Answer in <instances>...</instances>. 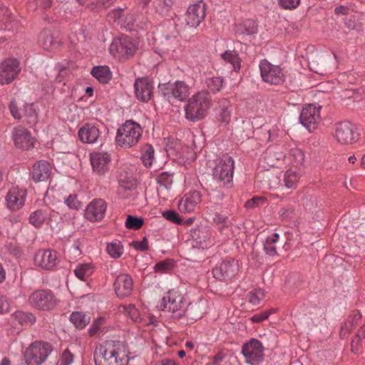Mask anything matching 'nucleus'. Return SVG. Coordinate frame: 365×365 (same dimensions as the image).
<instances>
[{
	"label": "nucleus",
	"instance_id": "9",
	"mask_svg": "<svg viewBox=\"0 0 365 365\" xmlns=\"http://www.w3.org/2000/svg\"><path fill=\"white\" fill-rule=\"evenodd\" d=\"M264 349L262 343L258 339L248 341L242 348L245 362L250 365H259L264 361Z\"/></svg>",
	"mask_w": 365,
	"mask_h": 365
},
{
	"label": "nucleus",
	"instance_id": "7",
	"mask_svg": "<svg viewBox=\"0 0 365 365\" xmlns=\"http://www.w3.org/2000/svg\"><path fill=\"white\" fill-rule=\"evenodd\" d=\"M52 351L49 343L35 341L25 351L24 358L28 365H40L47 359Z\"/></svg>",
	"mask_w": 365,
	"mask_h": 365
},
{
	"label": "nucleus",
	"instance_id": "30",
	"mask_svg": "<svg viewBox=\"0 0 365 365\" xmlns=\"http://www.w3.org/2000/svg\"><path fill=\"white\" fill-rule=\"evenodd\" d=\"M361 317V314L359 312H354L349 315L346 321H345L341 326L339 332L340 336L345 337L347 336L351 330L358 324Z\"/></svg>",
	"mask_w": 365,
	"mask_h": 365
},
{
	"label": "nucleus",
	"instance_id": "32",
	"mask_svg": "<svg viewBox=\"0 0 365 365\" xmlns=\"http://www.w3.org/2000/svg\"><path fill=\"white\" fill-rule=\"evenodd\" d=\"M221 58L225 62L230 63L234 71H238L241 68V60L235 51L228 50L221 54Z\"/></svg>",
	"mask_w": 365,
	"mask_h": 365
},
{
	"label": "nucleus",
	"instance_id": "52",
	"mask_svg": "<svg viewBox=\"0 0 365 365\" xmlns=\"http://www.w3.org/2000/svg\"><path fill=\"white\" fill-rule=\"evenodd\" d=\"M73 361V356L68 349H66L61 354L58 365H71Z\"/></svg>",
	"mask_w": 365,
	"mask_h": 365
},
{
	"label": "nucleus",
	"instance_id": "63",
	"mask_svg": "<svg viewBox=\"0 0 365 365\" xmlns=\"http://www.w3.org/2000/svg\"><path fill=\"white\" fill-rule=\"evenodd\" d=\"M123 12V9H114L111 12L109 13L108 17L113 19V20H116L117 19L121 16L122 13Z\"/></svg>",
	"mask_w": 365,
	"mask_h": 365
},
{
	"label": "nucleus",
	"instance_id": "58",
	"mask_svg": "<svg viewBox=\"0 0 365 365\" xmlns=\"http://www.w3.org/2000/svg\"><path fill=\"white\" fill-rule=\"evenodd\" d=\"M172 263L170 261H163L157 263L155 266L156 271L167 272L171 268Z\"/></svg>",
	"mask_w": 365,
	"mask_h": 365
},
{
	"label": "nucleus",
	"instance_id": "31",
	"mask_svg": "<svg viewBox=\"0 0 365 365\" xmlns=\"http://www.w3.org/2000/svg\"><path fill=\"white\" fill-rule=\"evenodd\" d=\"M94 267L91 263H83L76 265L74 273L81 281H86L93 274Z\"/></svg>",
	"mask_w": 365,
	"mask_h": 365
},
{
	"label": "nucleus",
	"instance_id": "61",
	"mask_svg": "<svg viewBox=\"0 0 365 365\" xmlns=\"http://www.w3.org/2000/svg\"><path fill=\"white\" fill-rule=\"evenodd\" d=\"M346 26L349 29H356V16H351L349 19H346L344 21Z\"/></svg>",
	"mask_w": 365,
	"mask_h": 365
},
{
	"label": "nucleus",
	"instance_id": "45",
	"mask_svg": "<svg viewBox=\"0 0 365 365\" xmlns=\"http://www.w3.org/2000/svg\"><path fill=\"white\" fill-rule=\"evenodd\" d=\"M223 79L221 77H212L206 80L207 88L213 93L219 91L222 86Z\"/></svg>",
	"mask_w": 365,
	"mask_h": 365
},
{
	"label": "nucleus",
	"instance_id": "47",
	"mask_svg": "<svg viewBox=\"0 0 365 365\" xmlns=\"http://www.w3.org/2000/svg\"><path fill=\"white\" fill-rule=\"evenodd\" d=\"M157 180L159 185L166 189L170 188L173 182V175L167 172L161 173Z\"/></svg>",
	"mask_w": 365,
	"mask_h": 365
},
{
	"label": "nucleus",
	"instance_id": "26",
	"mask_svg": "<svg viewBox=\"0 0 365 365\" xmlns=\"http://www.w3.org/2000/svg\"><path fill=\"white\" fill-rule=\"evenodd\" d=\"M133 287V279L127 274H119L114 282V289L118 297H124L132 293Z\"/></svg>",
	"mask_w": 365,
	"mask_h": 365
},
{
	"label": "nucleus",
	"instance_id": "1",
	"mask_svg": "<svg viewBox=\"0 0 365 365\" xmlns=\"http://www.w3.org/2000/svg\"><path fill=\"white\" fill-rule=\"evenodd\" d=\"M95 361L97 365H125L127 351L120 341H107L97 349Z\"/></svg>",
	"mask_w": 365,
	"mask_h": 365
},
{
	"label": "nucleus",
	"instance_id": "38",
	"mask_svg": "<svg viewBox=\"0 0 365 365\" xmlns=\"http://www.w3.org/2000/svg\"><path fill=\"white\" fill-rule=\"evenodd\" d=\"M72 323L79 329L85 327L90 321V317L81 312H73L70 317Z\"/></svg>",
	"mask_w": 365,
	"mask_h": 365
},
{
	"label": "nucleus",
	"instance_id": "56",
	"mask_svg": "<svg viewBox=\"0 0 365 365\" xmlns=\"http://www.w3.org/2000/svg\"><path fill=\"white\" fill-rule=\"evenodd\" d=\"M271 313H272V310L264 311L261 313L256 314L254 316H252L251 318V320L253 322H257V323L261 322L267 319Z\"/></svg>",
	"mask_w": 365,
	"mask_h": 365
},
{
	"label": "nucleus",
	"instance_id": "57",
	"mask_svg": "<svg viewBox=\"0 0 365 365\" xmlns=\"http://www.w3.org/2000/svg\"><path fill=\"white\" fill-rule=\"evenodd\" d=\"M10 309V304L6 296L0 294V313L8 312Z\"/></svg>",
	"mask_w": 365,
	"mask_h": 365
},
{
	"label": "nucleus",
	"instance_id": "41",
	"mask_svg": "<svg viewBox=\"0 0 365 365\" xmlns=\"http://www.w3.org/2000/svg\"><path fill=\"white\" fill-rule=\"evenodd\" d=\"M106 331V319L103 317H99L94 320L88 329L91 336H93Z\"/></svg>",
	"mask_w": 365,
	"mask_h": 365
},
{
	"label": "nucleus",
	"instance_id": "18",
	"mask_svg": "<svg viewBox=\"0 0 365 365\" xmlns=\"http://www.w3.org/2000/svg\"><path fill=\"white\" fill-rule=\"evenodd\" d=\"M205 17V4L202 1L190 5L186 12L185 21L190 27H197Z\"/></svg>",
	"mask_w": 365,
	"mask_h": 365
},
{
	"label": "nucleus",
	"instance_id": "49",
	"mask_svg": "<svg viewBox=\"0 0 365 365\" xmlns=\"http://www.w3.org/2000/svg\"><path fill=\"white\" fill-rule=\"evenodd\" d=\"M65 203L68 208L72 210H79L82 207V202L78 199L76 195H70L65 199Z\"/></svg>",
	"mask_w": 365,
	"mask_h": 365
},
{
	"label": "nucleus",
	"instance_id": "23",
	"mask_svg": "<svg viewBox=\"0 0 365 365\" xmlns=\"http://www.w3.org/2000/svg\"><path fill=\"white\" fill-rule=\"evenodd\" d=\"M26 191L19 187L11 188L6 197L7 206L10 210H19L25 203Z\"/></svg>",
	"mask_w": 365,
	"mask_h": 365
},
{
	"label": "nucleus",
	"instance_id": "34",
	"mask_svg": "<svg viewBox=\"0 0 365 365\" xmlns=\"http://www.w3.org/2000/svg\"><path fill=\"white\" fill-rule=\"evenodd\" d=\"M301 174L296 169L290 168L284 175V185L287 188H296Z\"/></svg>",
	"mask_w": 365,
	"mask_h": 365
},
{
	"label": "nucleus",
	"instance_id": "42",
	"mask_svg": "<svg viewBox=\"0 0 365 365\" xmlns=\"http://www.w3.org/2000/svg\"><path fill=\"white\" fill-rule=\"evenodd\" d=\"M288 158L294 167L302 165L304 161V154L299 148H293L290 150Z\"/></svg>",
	"mask_w": 365,
	"mask_h": 365
},
{
	"label": "nucleus",
	"instance_id": "35",
	"mask_svg": "<svg viewBox=\"0 0 365 365\" xmlns=\"http://www.w3.org/2000/svg\"><path fill=\"white\" fill-rule=\"evenodd\" d=\"M14 320L21 325H31L36 322V317L31 313L17 311L12 314Z\"/></svg>",
	"mask_w": 365,
	"mask_h": 365
},
{
	"label": "nucleus",
	"instance_id": "28",
	"mask_svg": "<svg viewBox=\"0 0 365 365\" xmlns=\"http://www.w3.org/2000/svg\"><path fill=\"white\" fill-rule=\"evenodd\" d=\"M38 44L45 50L52 51L58 48L59 41L50 30H44L38 36Z\"/></svg>",
	"mask_w": 365,
	"mask_h": 365
},
{
	"label": "nucleus",
	"instance_id": "29",
	"mask_svg": "<svg viewBox=\"0 0 365 365\" xmlns=\"http://www.w3.org/2000/svg\"><path fill=\"white\" fill-rule=\"evenodd\" d=\"M257 31V24L252 19H246L235 26V33L239 36L252 35L256 34Z\"/></svg>",
	"mask_w": 365,
	"mask_h": 365
},
{
	"label": "nucleus",
	"instance_id": "3",
	"mask_svg": "<svg viewBox=\"0 0 365 365\" xmlns=\"http://www.w3.org/2000/svg\"><path fill=\"white\" fill-rule=\"evenodd\" d=\"M143 135L140 125L133 120H126L117 130L115 141L123 149L135 147Z\"/></svg>",
	"mask_w": 365,
	"mask_h": 365
},
{
	"label": "nucleus",
	"instance_id": "8",
	"mask_svg": "<svg viewBox=\"0 0 365 365\" xmlns=\"http://www.w3.org/2000/svg\"><path fill=\"white\" fill-rule=\"evenodd\" d=\"M262 81L270 85H282L286 79L284 70L278 65H274L264 59L259 64Z\"/></svg>",
	"mask_w": 365,
	"mask_h": 365
},
{
	"label": "nucleus",
	"instance_id": "16",
	"mask_svg": "<svg viewBox=\"0 0 365 365\" xmlns=\"http://www.w3.org/2000/svg\"><path fill=\"white\" fill-rule=\"evenodd\" d=\"M239 272L238 262L233 258H227L222 262L219 267L212 269L214 277L219 279H227L234 277Z\"/></svg>",
	"mask_w": 365,
	"mask_h": 365
},
{
	"label": "nucleus",
	"instance_id": "5",
	"mask_svg": "<svg viewBox=\"0 0 365 365\" xmlns=\"http://www.w3.org/2000/svg\"><path fill=\"white\" fill-rule=\"evenodd\" d=\"M234 160L228 155L218 160L213 169V178L220 187L228 186L232 181Z\"/></svg>",
	"mask_w": 365,
	"mask_h": 365
},
{
	"label": "nucleus",
	"instance_id": "43",
	"mask_svg": "<svg viewBox=\"0 0 365 365\" xmlns=\"http://www.w3.org/2000/svg\"><path fill=\"white\" fill-rule=\"evenodd\" d=\"M143 163L146 167H150L154 160V148L150 145H145L142 148Z\"/></svg>",
	"mask_w": 365,
	"mask_h": 365
},
{
	"label": "nucleus",
	"instance_id": "37",
	"mask_svg": "<svg viewBox=\"0 0 365 365\" xmlns=\"http://www.w3.org/2000/svg\"><path fill=\"white\" fill-rule=\"evenodd\" d=\"M119 312L128 317L133 322L139 323L142 322V318L138 310L133 304L122 305L119 307Z\"/></svg>",
	"mask_w": 365,
	"mask_h": 365
},
{
	"label": "nucleus",
	"instance_id": "15",
	"mask_svg": "<svg viewBox=\"0 0 365 365\" xmlns=\"http://www.w3.org/2000/svg\"><path fill=\"white\" fill-rule=\"evenodd\" d=\"M183 302L182 294L178 289H171L163 296L160 307L164 311L175 312L182 308Z\"/></svg>",
	"mask_w": 365,
	"mask_h": 365
},
{
	"label": "nucleus",
	"instance_id": "39",
	"mask_svg": "<svg viewBox=\"0 0 365 365\" xmlns=\"http://www.w3.org/2000/svg\"><path fill=\"white\" fill-rule=\"evenodd\" d=\"M279 236L277 233L269 236L264 245V250L267 255L270 256L277 255L275 244L278 242Z\"/></svg>",
	"mask_w": 365,
	"mask_h": 365
},
{
	"label": "nucleus",
	"instance_id": "21",
	"mask_svg": "<svg viewBox=\"0 0 365 365\" xmlns=\"http://www.w3.org/2000/svg\"><path fill=\"white\" fill-rule=\"evenodd\" d=\"M34 263L44 269H52L58 262L57 253L51 250H40L34 256Z\"/></svg>",
	"mask_w": 365,
	"mask_h": 365
},
{
	"label": "nucleus",
	"instance_id": "4",
	"mask_svg": "<svg viewBox=\"0 0 365 365\" xmlns=\"http://www.w3.org/2000/svg\"><path fill=\"white\" fill-rule=\"evenodd\" d=\"M30 304L41 311H51L56 307L59 299L50 289H37L29 297Z\"/></svg>",
	"mask_w": 365,
	"mask_h": 365
},
{
	"label": "nucleus",
	"instance_id": "24",
	"mask_svg": "<svg viewBox=\"0 0 365 365\" xmlns=\"http://www.w3.org/2000/svg\"><path fill=\"white\" fill-rule=\"evenodd\" d=\"M78 135L82 143H94L100 137L101 131L98 125L86 123L80 128Z\"/></svg>",
	"mask_w": 365,
	"mask_h": 365
},
{
	"label": "nucleus",
	"instance_id": "13",
	"mask_svg": "<svg viewBox=\"0 0 365 365\" xmlns=\"http://www.w3.org/2000/svg\"><path fill=\"white\" fill-rule=\"evenodd\" d=\"M24 106V110L21 112L19 108L21 106L18 104V102L13 101L9 105V110L11 115L16 119L25 118L27 123L34 125L37 122L38 115L35 105L34 103H25Z\"/></svg>",
	"mask_w": 365,
	"mask_h": 365
},
{
	"label": "nucleus",
	"instance_id": "2",
	"mask_svg": "<svg viewBox=\"0 0 365 365\" xmlns=\"http://www.w3.org/2000/svg\"><path fill=\"white\" fill-rule=\"evenodd\" d=\"M212 99L210 93L205 91H199L192 95L185 106V117L192 121L204 118L210 108Z\"/></svg>",
	"mask_w": 365,
	"mask_h": 365
},
{
	"label": "nucleus",
	"instance_id": "20",
	"mask_svg": "<svg viewBox=\"0 0 365 365\" xmlns=\"http://www.w3.org/2000/svg\"><path fill=\"white\" fill-rule=\"evenodd\" d=\"M107 204L102 199L92 200L85 210L86 218L91 222L101 221L105 216Z\"/></svg>",
	"mask_w": 365,
	"mask_h": 365
},
{
	"label": "nucleus",
	"instance_id": "19",
	"mask_svg": "<svg viewBox=\"0 0 365 365\" xmlns=\"http://www.w3.org/2000/svg\"><path fill=\"white\" fill-rule=\"evenodd\" d=\"M12 139L14 145L21 149L29 150L34 146V138L22 126H17L13 129Z\"/></svg>",
	"mask_w": 365,
	"mask_h": 365
},
{
	"label": "nucleus",
	"instance_id": "14",
	"mask_svg": "<svg viewBox=\"0 0 365 365\" xmlns=\"http://www.w3.org/2000/svg\"><path fill=\"white\" fill-rule=\"evenodd\" d=\"M320 110L321 106L317 104H309L303 108L299 120L301 123L309 131L317 128L321 119Z\"/></svg>",
	"mask_w": 365,
	"mask_h": 365
},
{
	"label": "nucleus",
	"instance_id": "12",
	"mask_svg": "<svg viewBox=\"0 0 365 365\" xmlns=\"http://www.w3.org/2000/svg\"><path fill=\"white\" fill-rule=\"evenodd\" d=\"M21 71L19 61L14 58H6L0 63V84L11 83Z\"/></svg>",
	"mask_w": 365,
	"mask_h": 365
},
{
	"label": "nucleus",
	"instance_id": "6",
	"mask_svg": "<svg viewBox=\"0 0 365 365\" xmlns=\"http://www.w3.org/2000/svg\"><path fill=\"white\" fill-rule=\"evenodd\" d=\"M109 51L115 58L123 61L135 54L136 46L130 38L122 36L113 40Z\"/></svg>",
	"mask_w": 365,
	"mask_h": 365
},
{
	"label": "nucleus",
	"instance_id": "44",
	"mask_svg": "<svg viewBox=\"0 0 365 365\" xmlns=\"http://www.w3.org/2000/svg\"><path fill=\"white\" fill-rule=\"evenodd\" d=\"M210 220L215 224L220 232H222L224 229L228 226V218L217 212L210 215Z\"/></svg>",
	"mask_w": 365,
	"mask_h": 365
},
{
	"label": "nucleus",
	"instance_id": "10",
	"mask_svg": "<svg viewBox=\"0 0 365 365\" xmlns=\"http://www.w3.org/2000/svg\"><path fill=\"white\" fill-rule=\"evenodd\" d=\"M333 136L343 145L353 144L359 139V134L355 131L354 125L348 121L336 123L333 128Z\"/></svg>",
	"mask_w": 365,
	"mask_h": 365
},
{
	"label": "nucleus",
	"instance_id": "54",
	"mask_svg": "<svg viewBox=\"0 0 365 365\" xmlns=\"http://www.w3.org/2000/svg\"><path fill=\"white\" fill-rule=\"evenodd\" d=\"M266 200L263 197H254L251 200L247 201L245 207L249 209L255 208L262 205L265 203Z\"/></svg>",
	"mask_w": 365,
	"mask_h": 365
},
{
	"label": "nucleus",
	"instance_id": "27",
	"mask_svg": "<svg viewBox=\"0 0 365 365\" xmlns=\"http://www.w3.org/2000/svg\"><path fill=\"white\" fill-rule=\"evenodd\" d=\"M51 173V165L46 161H39L33 166L32 178L36 182L45 181L49 178Z\"/></svg>",
	"mask_w": 365,
	"mask_h": 365
},
{
	"label": "nucleus",
	"instance_id": "11",
	"mask_svg": "<svg viewBox=\"0 0 365 365\" xmlns=\"http://www.w3.org/2000/svg\"><path fill=\"white\" fill-rule=\"evenodd\" d=\"M160 89L169 101L173 99L183 101L189 96L190 88L184 81H177L173 83L163 84Z\"/></svg>",
	"mask_w": 365,
	"mask_h": 365
},
{
	"label": "nucleus",
	"instance_id": "51",
	"mask_svg": "<svg viewBox=\"0 0 365 365\" xmlns=\"http://www.w3.org/2000/svg\"><path fill=\"white\" fill-rule=\"evenodd\" d=\"M163 216L168 220L176 223L181 224L182 219L180 216L173 210H167L163 212Z\"/></svg>",
	"mask_w": 365,
	"mask_h": 365
},
{
	"label": "nucleus",
	"instance_id": "40",
	"mask_svg": "<svg viewBox=\"0 0 365 365\" xmlns=\"http://www.w3.org/2000/svg\"><path fill=\"white\" fill-rule=\"evenodd\" d=\"M48 217V213L43 210L33 212L29 217V222L36 227H41Z\"/></svg>",
	"mask_w": 365,
	"mask_h": 365
},
{
	"label": "nucleus",
	"instance_id": "64",
	"mask_svg": "<svg viewBox=\"0 0 365 365\" xmlns=\"http://www.w3.org/2000/svg\"><path fill=\"white\" fill-rule=\"evenodd\" d=\"M156 365H178L173 359H165L158 362Z\"/></svg>",
	"mask_w": 365,
	"mask_h": 365
},
{
	"label": "nucleus",
	"instance_id": "60",
	"mask_svg": "<svg viewBox=\"0 0 365 365\" xmlns=\"http://www.w3.org/2000/svg\"><path fill=\"white\" fill-rule=\"evenodd\" d=\"M228 104L229 102H227L226 100L223 101V106H225V109L222 110L221 115V120L223 122H228L230 120V111L228 110Z\"/></svg>",
	"mask_w": 365,
	"mask_h": 365
},
{
	"label": "nucleus",
	"instance_id": "53",
	"mask_svg": "<svg viewBox=\"0 0 365 365\" xmlns=\"http://www.w3.org/2000/svg\"><path fill=\"white\" fill-rule=\"evenodd\" d=\"M300 3V0H279V6L288 10L296 9Z\"/></svg>",
	"mask_w": 365,
	"mask_h": 365
},
{
	"label": "nucleus",
	"instance_id": "55",
	"mask_svg": "<svg viewBox=\"0 0 365 365\" xmlns=\"http://www.w3.org/2000/svg\"><path fill=\"white\" fill-rule=\"evenodd\" d=\"M202 236H199V242L201 244L202 247H207L210 246L213 242L212 241H210L211 233L209 230H205V232H201Z\"/></svg>",
	"mask_w": 365,
	"mask_h": 365
},
{
	"label": "nucleus",
	"instance_id": "25",
	"mask_svg": "<svg viewBox=\"0 0 365 365\" xmlns=\"http://www.w3.org/2000/svg\"><path fill=\"white\" fill-rule=\"evenodd\" d=\"M201 202V195L197 190L185 194L178 202V209L181 212H191Z\"/></svg>",
	"mask_w": 365,
	"mask_h": 365
},
{
	"label": "nucleus",
	"instance_id": "46",
	"mask_svg": "<svg viewBox=\"0 0 365 365\" xmlns=\"http://www.w3.org/2000/svg\"><path fill=\"white\" fill-rule=\"evenodd\" d=\"M125 227L131 230H139L143 225V220L140 217L128 215L125 222Z\"/></svg>",
	"mask_w": 365,
	"mask_h": 365
},
{
	"label": "nucleus",
	"instance_id": "36",
	"mask_svg": "<svg viewBox=\"0 0 365 365\" xmlns=\"http://www.w3.org/2000/svg\"><path fill=\"white\" fill-rule=\"evenodd\" d=\"M106 252L110 257L117 259L122 256L124 248L120 241L114 240L107 244Z\"/></svg>",
	"mask_w": 365,
	"mask_h": 365
},
{
	"label": "nucleus",
	"instance_id": "22",
	"mask_svg": "<svg viewBox=\"0 0 365 365\" xmlns=\"http://www.w3.org/2000/svg\"><path fill=\"white\" fill-rule=\"evenodd\" d=\"M135 96L138 100L148 102L153 95V86L148 78H138L134 84Z\"/></svg>",
	"mask_w": 365,
	"mask_h": 365
},
{
	"label": "nucleus",
	"instance_id": "62",
	"mask_svg": "<svg viewBox=\"0 0 365 365\" xmlns=\"http://www.w3.org/2000/svg\"><path fill=\"white\" fill-rule=\"evenodd\" d=\"M187 150V154L185 155L184 151H178L179 153V155L181 158H185L186 160H192L195 158V153L194 152L188 148H186Z\"/></svg>",
	"mask_w": 365,
	"mask_h": 365
},
{
	"label": "nucleus",
	"instance_id": "59",
	"mask_svg": "<svg viewBox=\"0 0 365 365\" xmlns=\"http://www.w3.org/2000/svg\"><path fill=\"white\" fill-rule=\"evenodd\" d=\"M133 246L138 250L145 251L148 248V240L146 237H144L142 241H134L133 242Z\"/></svg>",
	"mask_w": 365,
	"mask_h": 365
},
{
	"label": "nucleus",
	"instance_id": "48",
	"mask_svg": "<svg viewBox=\"0 0 365 365\" xmlns=\"http://www.w3.org/2000/svg\"><path fill=\"white\" fill-rule=\"evenodd\" d=\"M264 293L261 289L251 291L248 294V301L254 305H257L264 298Z\"/></svg>",
	"mask_w": 365,
	"mask_h": 365
},
{
	"label": "nucleus",
	"instance_id": "33",
	"mask_svg": "<svg viewBox=\"0 0 365 365\" xmlns=\"http://www.w3.org/2000/svg\"><path fill=\"white\" fill-rule=\"evenodd\" d=\"M91 74L102 83H107L111 78V72L108 66H96L91 71Z\"/></svg>",
	"mask_w": 365,
	"mask_h": 365
},
{
	"label": "nucleus",
	"instance_id": "17",
	"mask_svg": "<svg viewBox=\"0 0 365 365\" xmlns=\"http://www.w3.org/2000/svg\"><path fill=\"white\" fill-rule=\"evenodd\" d=\"M93 171L99 175H105L110 168L111 156L107 152H94L90 155Z\"/></svg>",
	"mask_w": 365,
	"mask_h": 365
},
{
	"label": "nucleus",
	"instance_id": "50",
	"mask_svg": "<svg viewBox=\"0 0 365 365\" xmlns=\"http://www.w3.org/2000/svg\"><path fill=\"white\" fill-rule=\"evenodd\" d=\"M120 187L125 190H132L135 187V182L133 176L123 177L122 175L119 179Z\"/></svg>",
	"mask_w": 365,
	"mask_h": 365
}]
</instances>
